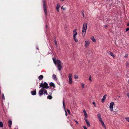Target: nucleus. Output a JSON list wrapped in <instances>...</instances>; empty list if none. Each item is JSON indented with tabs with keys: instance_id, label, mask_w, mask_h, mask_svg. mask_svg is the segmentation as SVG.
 <instances>
[{
	"instance_id": "f257e3e1",
	"label": "nucleus",
	"mask_w": 129,
	"mask_h": 129,
	"mask_svg": "<svg viewBox=\"0 0 129 129\" xmlns=\"http://www.w3.org/2000/svg\"><path fill=\"white\" fill-rule=\"evenodd\" d=\"M87 28V24L86 23H84L83 25L82 30V34L83 37H84L85 36Z\"/></svg>"
},
{
	"instance_id": "f03ea898",
	"label": "nucleus",
	"mask_w": 129,
	"mask_h": 129,
	"mask_svg": "<svg viewBox=\"0 0 129 129\" xmlns=\"http://www.w3.org/2000/svg\"><path fill=\"white\" fill-rule=\"evenodd\" d=\"M42 2L43 3V6L44 10V11L45 14L47 15V5L46 3L45 0H42Z\"/></svg>"
},
{
	"instance_id": "7ed1b4c3",
	"label": "nucleus",
	"mask_w": 129,
	"mask_h": 129,
	"mask_svg": "<svg viewBox=\"0 0 129 129\" xmlns=\"http://www.w3.org/2000/svg\"><path fill=\"white\" fill-rule=\"evenodd\" d=\"M42 87L44 89L45 88L46 89H48L49 88V86L48 85V84L46 82H45L43 84V83H41L40 85V87Z\"/></svg>"
},
{
	"instance_id": "20e7f679",
	"label": "nucleus",
	"mask_w": 129,
	"mask_h": 129,
	"mask_svg": "<svg viewBox=\"0 0 129 129\" xmlns=\"http://www.w3.org/2000/svg\"><path fill=\"white\" fill-rule=\"evenodd\" d=\"M56 62L57 64V67L58 70L59 71H60L62 68L61 61L59 60H57Z\"/></svg>"
},
{
	"instance_id": "39448f33",
	"label": "nucleus",
	"mask_w": 129,
	"mask_h": 129,
	"mask_svg": "<svg viewBox=\"0 0 129 129\" xmlns=\"http://www.w3.org/2000/svg\"><path fill=\"white\" fill-rule=\"evenodd\" d=\"M72 74H69L68 76L69 83L70 84H71L73 82V81L72 77Z\"/></svg>"
},
{
	"instance_id": "423d86ee",
	"label": "nucleus",
	"mask_w": 129,
	"mask_h": 129,
	"mask_svg": "<svg viewBox=\"0 0 129 129\" xmlns=\"http://www.w3.org/2000/svg\"><path fill=\"white\" fill-rule=\"evenodd\" d=\"M90 43V42L89 41H86L84 43L85 46L86 48L88 47H89Z\"/></svg>"
},
{
	"instance_id": "0eeeda50",
	"label": "nucleus",
	"mask_w": 129,
	"mask_h": 129,
	"mask_svg": "<svg viewBox=\"0 0 129 129\" xmlns=\"http://www.w3.org/2000/svg\"><path fill=\"white\" fill-rule=\"evenodd\" d=\"M114 103L113 102H112L110 103V105L109 106V108L110 110L111 111H112L113 110V107L114 105Z\"/></svg>"
},
{
	"instance_id": "6e6552de",
	"label": "nucleus",
	"mask_w": 129,
	"mask_h": 129,
	"mask_svg": "<svg viewBox=\"0 0 129 129\" xmlns=\"http://www.w3.org/2000/svg\"><path fill=\"white\" fill-rule=\"evenodd\" d=\"M44 89L43 88H42L39 91V94L40 96H41L43 94V92L44 91Z\"/></svg>"
},
{
	"instance_id": "1a4fd4ad",
	"label": "nucleus",
	"mask_w": 129,
	"mask_h": 129,
	"mask_svg": "<svg viewBox=\"0 0 129 129\" xmlns=\"http://www.w3.org/2000/svg\"><path fill=\"white\" fill-rule=\"evenodd\" d=\"M84 119L86 122L87 126L89 127H90V123L89 121L87 119L85 118Z\"/></svg>"
},
{
	"instance_id": "9d476101",
	"label": "nucleus",
	"mask_w": 129,
	"mask_h": 129,
	"mask_svg": "<svg viewBox=\"0 0 129 129\" xmlns=\"http://www.w3.org/2000/svg\"><path fill=\"white\" fill-rule=\"evenodd\" d=\"M76 29H75L73 31V37L76 36L77 35V33L76 31Z\"/></svg>"
},
{
	"instance_id": "9b49d317",
	"label": "nucleus",
	"mask_w": 129,
	"mask_h": 129,
	"mask_svg": "<svg viewBox=\"0 0 129 129\" xmlns=\"http://www.w3.org/2000/svg\"><path fill=\"white\" fill-rule=\"evenodd\" d=\"M97 116L99 121L102 120L101 116V114L100 113H99L98 114H97Z\"/></svg>"
},
{
	"instance_id": "f8f14e48",
	"label": "nucleus",
	"mask_w": 129,
	"mask_h": 129,
	"mask_svg": "<svg viewBox=\"0 0 129 129\" xmlns=\"http://www.w3.org/2000/svg\"><path fill=\"white\" fill-rule=\"evenodd\" d=\"M60 7V6L59 4H57V6L56 8V9L57 11L58 12H59V8Z\"/></svg>"
},
{
	"instance_id": "ddd939ff",
	"label": "nucleus",
	"mask_w": 129,
	"mask_h": 129,
	"mask_svg": "<svg viewBox=\"0 0 129 129\" xmlns=\"http://www.w3.org/2000/svg\"><path fill=\"white\" fill-rule=\"evenodd\" d=\"M109 54L111 56H112L114 58H115V56L114 54L112 52L109 51Z\"/></svg>"
},
{
	"instance_id": "4468645a",
	"label": "nucleus",
	"mask_w": 129,
	"mask_h": 129,
	"mask_svg": "<svg viewBox=\"0 0 129 129\" xmlns=\"http://www.w3.org/2000/svg\"><path fill=\"white\" fill-rule=\"evenodd\" d=\"M100 121L101 122V123L102 124V125L105 128H106V127L105 125V124L104 123V122H103V121L102 120Z\"/></svg>"
},
{
	"instance_id": "2eb2a0df",
	"label": "nucleus",
	"mask_w": 129,
	"mask_h": 129,
	"mask_svg": "<svg viewBox=\"0 0 129 129\" xmlns=\"http://www.w3.org/2000/svg\"><path fill=\"white\" fill-rule=\"evenodd\" d=\"M31 93L33 95H35L36 94V91L35 90L34 91H31Z\"/></svg>"
},
{
	"instance_id": "dca6fc26",
	"label": "nucleus",
	"mask_w": 129,
	"mask_h": 129,
	"mask_svg": "<svg viewBox=\"0 0 129 129\" xmlns=\"http://www.w3.org/2000/svg\"><path fill=\"white\" fill-rule=\"evenodd\" d=\"M83 113H84V115L85 117L86 118L87 117L88 115L87 114L85 110H84L83 111Z\"/></svg>"
},
{
	"instance_id": "f3484780",
	"label": "nucleus",
	"mask_w": 129,
	"mask_h": 129,
	"mask_svg": "<svg viewBox=\"0 0 129 129\" xmlns=\"http://www.w3.org/2000/svg\"><path fill=\"white\" fill-rule=\"evenodd\" d=\"M49 85L51 87H55L54 84L52 82H50L49 83Z\"/></svg>"
},
{
	"instance_id": "a211bd4d",
	"label": "nucleus",
	"mask_w": 129,
	"mask_h": 129,
	"mask_svg": "<svg viewBox=\"0 0 129 129\" xmlns=\"http://www.w3.org/2000/svg\"><path fill=\"white\" fill-rule=\"evenodd\" d=\"M8 123H9V127H11V125L12 124V121H11L9 120L8 121Z\"/></svg>"
},
{
	"instance_id": "6ab92c4d",
	"label": "nucleus",
	"mask_w": 129,
	"mask_h": 129,
	"mask_svg": "<svg viewBox=\"0 0 129 129\" xmlns=\"http://www.w3.org/2000/svg\"><path fill=\"white\" fill-rule=\"evenodd\" d=\"M106 95H104L103 96V98L102 99V102H104L105 100L106 99Z\"/></svg>"
},
{
	"instance_id": "aec40b11",
	"label": "nucleus",
	"mask_w": 129,
	"mask_h": 129,
	"mask_svg": "<svg viewBox=\"0 0 129 129\" xmlns=\"http://www.w3.org/2000/svg\"><path fill=\"white\" fill-rule=\"evenodd\" d=\"M73 38L74 41H75V42H78V40L76 37V36L73 37Z\"/></svg>"
},
{
	"instance_id": "412c9836",
	"label": "nucleus",
	"mask_w": 129,
	"mask_h": 129,
	"mask_svg": "<svg viewBox=\"0 0 129 129\" xmlns=\"http://www.w3.org/2000/svg\"><path fill=\"white\" fill-rule=\"evenodd\" d=\"M91 39L92 40V41L94 42H96V40L94 39V37L93 36L91 38Z\"/></svg>"
},
{
	"instance_id": "4be33fe9",
	"label": "nucleus",
	"mask_w": 129,
	"mask_h": 129,
	"mask_svg": "<svg viewBox=\"0 0 129 129\" xmlns=\"http://www.w3.org/2000/svg\"><path fill=\"white\" fill-rule=\"evenodd\" d=\"M43 78V76L42 75H41L39 77V79L40 80H42Z\"/></svg>"
},
{
	"instance_id": "5701e85b",
	"label": "nucleus",
	"mask_w": 129,
	"mask_h": 129,
	"mask_svg": "<svg viewBox=\"0 0 129 129\" xmlns=\"http://www.w3.org/2000/svg\"><path fill=\"white\" fill-rule=\"evenodd\" d=\"M52 96L50 95H48L47 97V98L50 100L52 99Z\"/></svg>"
},
{
	"instance_id": "b1692460",
	"label": "nucleus",
	"mask_w": 129,
	"mask_h": 129,
	"mask_svg": "<svg viewBox=\"0 0 129 129\" xmlns=\"http://www.w3.org/2000/svg\"><path fill=\"white\" fill-rule=\"evenodd\" d=\"M81 87L83 89L84 88L85 84H84L83 83H81Z\"/></svg>"
},
{
	"instance_id": "393cba45",
	"label": "nucleus",
	"mask_w": 129,
	"mask_h": 129,
	"mask_svg": "<svg viewBox=\"0 0 129 129\" xmlns=\"http://www.w3.org/2000/svg\"><path fill=\"white\" fill-rule=\"evenodd\" d=\"M3 126V123L2 122H0V127H2Z\"/></svg>"
},
{
	"instance_id": "a878e982",
	"label": "nucleus",
	"mask_w": 129,
	"mask_h": 129,
	"mask_svg": "<svg viewBox=\"0 0 129 129\" xmlns=\"http://www.w3.org/2000/svg\"><path fill=\"white\" fill-rule=\"evenodd\" d=\"M56 76L55 75H53L52 76V78L55 79H56Z\"/></svg>"
},
{
	"instance_id": "bb28decb",
	"label": "nucleus",
	"mask_w": 129,
	"mask_h": 129,
	"mask_svg": "<svg viewBox=\"0 0 129 129\" xmlns=\"http://www.w3.org/2000/svg\"><path fill=\"white\" fill-rule=\"evenodd\" d=\"M74 78L75 79H77L78 78V76L77 75H75L74 76Z\"/></svg>"
},
{
	"instance_id": "cd10ccee",
	"label": "nucleus",
	"mask_w": 129,
	"mask_h": 129,
	"mask_svg": "<svg viewBox=\"0 0 129 129\" xmlns=\"http://www.w3.org/2000/svg\"><path fill=\"white\" fill-rule=\"evenodd\" d=\"M63 106L64 107V109H65V103L64 101H63Z\"/></svg>"
},
{
	"instance_id": "c85d7f7f",
	"label": "nucleus",
	"mask_w": 129,
	"mask_h": 129,
	"mask_svg": "<svg viewBox=\"0 0 129 129\" xmlns=\"http://www.w3.org/2000/svg\"><path fill=\"white\" fill-rule=\"evenodd\" d=\"M53 59L54 62V63L55 64H57L56 61L55 59L53 58Z\"/></svg>"
},
{
	"instance_id": "c756f323",
	"label": "nucleus",
	"mask_w": 129,
	"mask_h": 129,
	"mask_svg": "<svg viewBox=\"0 0 129 129\" xmlns=\"http://www.w3.org/2000/svg\"><path fill=\"white\" fill-rule=\"evenodd\" d=\"M44 94H47V92L46 90H45L43 93Z\"/></svg>"
},
{
	"instance_id": "7c9ffc66",
	"label": "nucleus",
	"mask_w": 129,
	"mask_h": 129,
	"mask_svg": "<svg viewBox=\"0 0 129 129\" xmlns=\"http://www.w3.org/2000/svg\"><path fill=\"white\" fill-rule=\"evenodd\" d=\"M2 99H4V100L5 99V98L4 95L3 93L2 94Z\"/></svg>"
},
{
	"instance_id": "2f4dec72",
	"label": "nucleus",
	"mask_w": 129,
	"mask_h": 129,
	"mask_svg": "<svg viewBox=\"0 0 129 129\" xmlns=\"http://www.w3.org/2000/svg\"><path fill=\"white\" fill-rule=\"evenodd\" d=\"M91 76H90L89 77V81H90V82H91Z\"/></svg>"
},
{
	"instance_id": "473e14b6",
	"label": "nucleus",
	"mask_w": 129,
	"mask_h": 129,
	"mask_svg": "<svg viewBox=\"0 0 129 129\" xmlns=\"http://www.w3.org/2000/svg\"><path fill=\"white\" fill-rule=\"evenodd\" d=\"M63 6H62L61 8V9H63V10L64 11L66 9V8H63Z\"/></svg>"
},
{
	"instance_id": "72a5a7b5",
	"label": "nucleus",
	"mask_w": 129,
	"mask_h": 129,
	"mask_svg": "<svg viewBox=\"0 0 129 129\" xmlns=\"http://www.w3.org/2000/svg\"><path fill=\"white\" fill-rule=\"evenodd\" d=\"M54 42H55V44L56 45H57V41H56V40H55V41H54Z\"/></svg>"
},
{
	"instance_id": "f704fd0d",
	"label": "nucleus",
	"mask_w": 129,
	"mask_h": 129,
	"mask_svg": "<svg viewBox=\"0 0 129 129\" xmlns=\"http://www.w3.org/2000/svg\"><path fill=\"white\" fill-rule=\"evenodd\" d=\"M128 55L127 54H126L124 56V57H126L128 56Z\"/></svg>"
},
{
	"instance_id": "c9c22d12",
	"label": "nucleus",
	"mask_w": 129,
	"mask_h": 129,
	"mask_svg": "<svg viewBox=\"0 0 129 129\" xmlns=\"http://www.w3.org/2000/svg\"><path fill=\"white\" fill-rule=\"evenodd\" d=\"M129 30V28H127L126 29V31H127Z\"/></svg>"
},
{
	"instance_id": "e433bc0d",
	"label": "nucleus",
	"mask_w": 129,
	"mask_h": 129,
	"mask_svg": "<svg viewBox=\"0 0 129 129\" xmlns=\"http://www.w3.org/2000/svg\"><path fill=\"white\" fill-rule=\"evenodd\" d=\"M127 95L129 99V93H127Z\"/></svg>"
},
{
	"instance_id": "4c0bfd02",
	"label": "nucleus",
	"mask_w": 129,
	"mask_h": 129,
	"mask_svg": "<svg viewBox=\"0 0 129 129\" xmlns=\"http://www.w3.org/2000/svg\"><path fill=\"white\" fill-rule=\"evenodd\" d=\"M83 127L84 129H87V127L86 126H83Z\"/></svg>"
},
{
	"instance_id": "58836bf2",
	"label": "nucleus",
	"mask_w": 129,
	"mask_h": 129,
	"mask_svg": "<svg viewBox=\"0 0 129 129\" xmlns=\"http://www.w3.org/2000/svg\"><path fill=\"white\" fill-rule=\"evenodd\" d=\"M67 111L69 114L70 113V111L69 109H67Z\"/></svg>"
},
{
	"instance_id": "ea45409f",
	"label": "nucleus",
	"mask_w": 129,
	"mask_h": 129,
	"mask_svg": "<svg viewBox=\"0 0 129 129\" xmlns=\"http://www.w3.org/2000/svg\"><path fill=\"white\" fill-rule=\"evenodd\" d=\"M92 104L94 105L95 106H95V102H93V103H92Z\"/></svg>"
},
{
	"instance_id": "a19ab883",
	"label": "nucleus",
	"mask_w": 129,
	"mask_h": 129,
	"mask_svg": "<svg viewBox=\"0 0 129 129\" xmlns=\"http://www.w3.org/2000/svg\"><path fill=\"white\" fill-rule=\"evenodd\" d=\"M65 112H66V116H67V112H66V110H65Z\"/></svg>"
},
{
	"instance_id": "79ce46f5",
	"label": "nucleus",
	"mask_w": 129,
	"mask_h": 129,
	"mask_svg": "<svg viewBox=\"0 0 129 129\" xmlns=\"http://www.w3.org/2000/svg\"><path fill=\"white\" fill-rule=\"evenodd\" d=\"M75 121L76 122V123L77 124H78V122L77 121H76L75 120Z\"/></svg>"
},
{
	"instance_id": "37998d69",
	"label": "nucleus",
	"mask_w": 129,
	"mask_h": 129,
	"mask_svg": "<svg viewBox=\"0 0 129 129\" xmlns=\"http://www.w3.org/2000/svg\"><path fill=\"white\" fill-rule=\"evenodd\" d=\"M105 27H107V25H105Z\"/></svg>"
},
{
	"instance_id": "c03bdc74",
	"label": "nucleus",
	"mask_w": 129,
	"mask_h": 129,
	"mask_svg": "<svg viewBox=\"0 0 129 129\" xmlns=\"http://www.w3.org/2000/svg\"><path fill=\"white\" fill-rule=\"evenodd\" d=\"M127 25L128 26H129V23H127Z\"/></svg>"
},
{
	"instance_id": "a18cd8bd",
	"label": "nucleus",
	"mask_w": 129,
	"mask_h": 129,
	"mask_svg": "<svg viewBox=\"0 0 129 129\" xmlns=\"http://www.w3.org/2000/svg\"><path fill=\"white\" fill-rule=\"evenodd\" d=\"M37 50H38V49H39L38 48V47H37Z\"/></svg>"
},
{
	"instance_id": "49530a36",
	"label": "nucleus",
	"mask_w": 129,
	"mask_h": 129,
	"mask_svg": "<svg viewBox=\"0 0 129 129\" xmlns=\"http://www.w3.org/2000/svg\"><path fill=\"white\" fill-rule=\"evenodd\" d=\"M60 0L62 1H64V0Z\"/></svg>"
},
{
	"instance_id": "de8ad7c7",
	"label": "nucleus",
	"mask_w": 129,
	"mask_h": 129,
	"mask_svg": "<svg viewBox=\"0 0 129 129\" xmlns=\"http://www.w3.org/2000/svg\"><path fill=\"white\" fill-rule=\"evenodd\" d=\"M127 64L128 65V63H127Z\"/></svg>"
}]
</instances>
